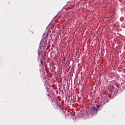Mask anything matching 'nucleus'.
Returning a JSON list of instances; mask_svg holds the SVG:
<instances>
[{
	"mask_svg": "<svg viewBox=\"0 0 125 125\" xmlns=\"http://www.w3.org/2000/svg\"><path fill=\"white\" fill-rule=\"evenodd\" d=\"M57 16H58V15H57L55 17V18H57Z\"/></svg>",
	"mask_w": 125,
	"mask_h": 125,
	"instance_id": "9",
	"label": "nucleus"
},
{
	"mask_svg": "<svg viewBox=\"0 0 125 125\" xmlns=\"http://www.w3.org/2000/svg\"><path fill=\"white\" fill-rule=\"evenodd\" d=\"M71 2H72L69 1V2H68V3H71Z\"/></svg>",
	"mask_w": 125,
	"mask_h": 125,
	"instance_id": "11",
	"label": "nucleus"
},
{
	"mask_svg": "<svg viewBox=\"0 0 125 125\" xmlns=\"http://www.w3.org/2000/svg\"><path fill=\"white\" fill-rule=\"evenodd\" d=\"M58 14H59V13H58Z\"/></svg>",
	"mask_w": 125,
	"mask_h": 125,
	"instance_id": "12",
	"label": "nucleus"
},
{
	"mask_svg": "<svg viewBox=\"0 0 125 125\" xmlns=\"http://www.w3.org/2000/svg\"><path fill=\"white\" fill-rule=\"evenodd\" d=\"M70 68H71V66H69V68L67 70V72H69V71H70Z\"/></svg>",
	"mask_w": 125,
	"mask_h": 125,
	"instance_id": "4",
	"label": "nucleus"
},
{
	"mask_svg": "<svg viewBox=\"0 0 125 125\" xmlns=\"http://www.w3.org/2000/svg\"><path fill=\"white\" fill-rule=\"evenodd\" d=\"M99 107H100V104L97 105V108H99Z\"/></svg>",
	"mask_w": 125,
	"mask_h": 125,
	"instance_id": "7",
	"label": "nucleus"
},
{
	"mask_svg": "<svg viewBox=\"0 0 125 125\" xmlns=\"http://www.w3.org/2000/svg\"><path fill=\"white\" fill-rule=\"evenodd\" d=\"M59 107L60 109H61V108H62V107H61V105H60V104H59Z\"/></svg>",
	"mask_w": 125,
	"mask_h": 125,
	"instance_id": "6",
	"label": "nucleus"
},
{
	"mask_svg": "<svg viewBox=\"0 0 125 125\" xmlns=\"http://www.w3.org/2000/svg\"><path fill=\"white\" fill-rule=\"evenodd\" d=\"M48 37V33L45 32L43 34L42 39L40 42L39 44V47L37 51L38 54V58L40 59V56H42V52H43V50H44V48L46 45V42H47V40L46 39Z\"/></svg>",
	"mask_w": 125,
	"mask_h": 125,
	"instance_id": "1",
	"label": "nucleus"
},
{
	"mask_svg": "<svg viewBox=\"0 0 125 125\" xmlns=\"http://www.w3.org/2000/svg\"><path fill=\"white\" fill-rule=\"evenodd\" d=\"M63 61H66V57L63 58Z\"/></svg>",
	"mask_w": 125,
	"mask_h": 125,
	"instance_id": "5",
	"label": "nucleus"
},
{
	"mask_svg": "<svg viewBox=\"0 0 125 125\" xmlns=\"http://www.w3.org/2000/svg\"><path fill=\"white\" fill-rule=\"evenodd\" d=\"M51 23H52V21H51L50 23L49 24V25H50V24H51Z\"/></svg>",
	"mask_w": 125,
	"mask_h": 125,
	"instance_id": "10",
	"label": "nucleus"
},
{
	"mask_svg": "<svg viewBox=\"0 0 125 125\" xmlns=\"http://www.w3.org/2000/svg\"><path fill=\"white\" fill-rule=\"evenodd\" d=\"M67 5H68V4H66V5H65L63 8H64L65 7H66V6H67Z\"/></svg>",
	"mask_w": 125,
	"mask_h": 125,
	"instance_id": "8",
	"label": "nucleus"
},
{
	"mask_svg": "<svg viewBox=\"0 0 125 125\" xmlns=\"http://www.w3.org/2000/svg\"><path fill=\"white\" fill-rule=\"evenodd\" d=\"M91 111L93 112L94 114L97 113V111H98V108L94 106H91Z\"/></svg>",
	"mask_w": 125,
	"mask_h": 125,
	"instance_id": "2",
	"label": "nucleus"
},
{
	"mask_svg": "<svg viewBox=\"0 0 125 125\" xmlns=\"http://www.w3.org/2000/svg\"><path fill=\"white\" fill-rule=\"evenodd\" d=\"M48 26H49V25H48L47 27H48Z\"/></svg>",
	"mask_w": 125,
	"mask_h": 125,
	"instance_id": "13",
	"label": "nucleus"
},
{
	"mask_svg": "<svg viewBox=\"0 0 125 125\" xmlns=\"http://www.w3.org/2000/svg\"><path fill=\"white\" fill-rule=\"evenodd\" d=\"M40 60H41L40 63H41V65L42 66H43V62H42V59L41 58Z\"/></svg>",
	"mask_w": 125,
	"mask_h": 125,
	"instance_id": "3",
	"label": "nucleus"
}]
</instances>
